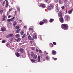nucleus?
<instances>
[{"instance_id":"51","label":"nucleus","mask_w":73,"mask_h":73,"mask_svg":"<svg viewBox=\"0 0 73 73\" xmlns=\"http://www.w3.org/2000/svg\"><path fill=\"white\" fill-rule=\"evenodd\" d=\"M36 52H38V50L37 49H36Z\"/></svg>"},{"instance_id":"10","label":"nucleus","mask_w":73,"mask_h":73,"mask_svg":"<svg viewBox=\"0 0 73 73\" xmlns=\"http://www.w3.org/2000/svg\"><path fill=\"white\" fill-rule=\"evenodd\" d=\"M3 18L2 19V21H5V17H6V16L5 15H3Z\"/></svg>"},{"instance_id":"64","label":"nucleus","mask_w":73,"mask_h":73,"mask_svg":"<svg viewBox=\"0 0 73 73\" xmlns=\"http://www.w3.org/2000/svg\"><path fill=\"white\" fill-rule=\"evenodd\" d=\"M42 55H41V57H42Z\"/></svg>"},{"instance_id":"32","label":"nucleus","mask_w":73,"mask_h":73,"mask_svg":"<svg viewBox=\"0 0 73 73\" xmlns=\"http://www.w3.org/2000/svg\"><path fill=\"white\" fill-rule=\"evenodd\" d=\"M9 3H6V6H5V8H7L8 6Z\"/></svg>"},{"instance_id":"7","label":"nucleus","mask_w":73,"mask_h":73,"mask_svg":"<svg viewBox=\"0 0 73 73\" xmlns=\"http://www.w3.org/2000/svg\"><path fill=\"white\" fill-rule=\"evenodd\" d=\"M33 35H34V36H33V38L34 39H37V36L36 35V34H35V33H34L33 34Z\"/></svg>"},{"instance_id":"4","label":"nucleus","mask_w":73,"mask_h":73,"mask_svg":"<svg viewBox=\"0 0 73 73\" xmlns=\"http://www.w3.org/2000/svg\"><path fill=\"white\" fill-rule=\"evenodd\" d=\"M65 18L66 19L67 21H69V20H70V17L68 15H65Z\"/></svg>"},{"instance_id":"16","label":"nucleus","mask_w":73,"mask_h":73,"mask_svg":"<svg viewBox=\"0 0 73 73\" xmlns=\"http://www.w3.org/2000/svg\"><path fill=\"white\" fill-rule=\"evenodd\" d=\"M52 53L53 54H56V52L54 50L52 51Z\"/></svg>"},{"instance_id":"15","label":"nucleus","mask_w":73,"mask_h":73,"mask_svg":"<svg viewBox=\"0 0 73 73\" xmlns=\"http://www.w3.org/2000/svg\"><path fill=\"white\" fill-rule=\"evenodd\" d=\"M13 34H9V35H7V37H12L13 36Z\"/></svg>"},{"instance_id":"50","label":"nucleus","mask_w":73,"mask_h":73,"mask_svg":"<svg viewBox=\"0 0 73 73\" xmlns=\"http://www.w3.org/2000/svg\"><path fill=\"white\" fill-rule=\"evenodd\" d=\"M53 44H54V45H56V43L55 42H53Z\"/></svg>"},{"instance_id":"9","label":"nucleus","mask_w":73,"mask_h":73,"mask_svg":"<svg viewBox=\"0 0 73 73\" xmlns=\"http://www.w3.org/2000/svg\"><path fill=\"white\" fill-rule=\"evenodd\" d=\"M59 20L61 23H63L64 22V19H63V18L61 17L59 18Z\"/></svg>"},{"instance_id":"34","label":"nucleus","mask_w":73,"mask_h":73,"mask_svg":"<svg viewBox=\"0 0 73 73\" xmlns=\"http://www.w3.org/2000/svg\"><path fill=\"white\" fill-rule=\"evenodd\" d=\"M58 0H54V2L55 3H57V2H58Z\"/></svg>"},{"instance_id":"39","label":"nucleus","mask_w":73,"mask_h":73,"mask_svg":"<svg viewBox=\"0 0 73 73\" xmlns=\"http://www.w3.org/2000/svg\"><path fill=\"white\" fill-rule=\"evenodd\" d=\"M23 56H24V55H20V56H20V57L21 58V57H23Z\"/></svg>"},{"instance_id":"42","label":"nucleus","mask_w":73,"mask_h":73,"mask_svg":"<svg viewBox=\"0 0 73 73\" xmlns=\"http://www.w3.org/2000/svg\"><path fill=\"white\" fill-rule=\"evenodd\" d=\"M12 9H13L12 8H11L10 9H9V12H11V11L12 10Z\"/></svg>"},{"instance_id":"11","label":"nucleus","mask_w":73,"mask_h":73,"mask_svg":"<svg viewBox=\"0 0 73 73\" xmlns=\"http://www.w3.org/2000/svg\"><path fill=\"white\" fill-rule=\"evenodd\" d=\"M28 38L30 40H33V38H32L31 36L30 35H29L28 36Z\"/></svg>"},{"instance_id":"45","label":"nucleus","mask_w":73,"mask_h":73,"mask_svg":"<svg viewBox=\"0 0 73 73\" xmlns=\"http://www.w3.org/2000/svg\"><path fill=\"white\" fill-rule=\"evenodd\" d=\"M53 20V19H51L50 20V22H52Z\"/></svg>"},{"instance_id":"27","label":"nucleus","mask_w":73,"mask_h":73,"mask_svg":"<svg viewBox=\"0 0 73 73\" xmlns=\"http://www.w3.org/2000/svg\"><path fill=\"white\" fill-rule=\"evenodd\" d=\"M15 36L16 37H17V38L19 37H20V35H19V34H17L15 35Z\"/></svg>"},{"instance_id":"35","label":"nucleus","mask_w":73,"mask_h":73,"mask_svg":"<svg viewBox=\"0 0 73 73\" xmlns=\"http://www.w3.org/2000/svg\"><path fill=\"white\" fill-rule=\"evenodd\" d=\"M15 55H20V54H19V52H16Z\"/></svg>"},{"instance_id":"3","label":"nucleus","mask_w":73,"mask_h":73,"mask_svg":"<svg viewBox=\"0 0 73 73\" xmlns=\"http://www.w3.org/2000/svg\"><path fill=\"white\" fill-rule=\"evenodd\" d=\"M38 5L39 7H42L43 8H45L46 7V6H45V5L44 4H38Z\"/></svg>"},{"instance_id":"25","label":"nucleus","mask_w":73,"mask_h":73,"mask_svg":"<svg viewBox=\"0 0 73 73\" xmlns=\"http://www.w3.org/2000/svg\"><path fill=\"white\" fill-rule=\"evenodd\" d=\"M31 61L32 62H35V61H36V60L32 59L31 60Z\"/></svg>"},{"instance_id":"49","label":"nucleus","mask_w":73,"mask_h":73,"mask_svg":"<svg viewBox=\"0 0 73 73\" xmlns=\"http://www.w3.org/2000/svg\"><path fill=\"white\" fill-rule=\"evenodd\" d=\"M61 8H62V9H64L65 7H64V6H62V7Z\"/></svg>"},{"instance_id":"29","label":"nucleus","mask_w":73,"mask_h":73,"mask_svg":"<svg viewBox=\"0 0 73 73\" xmlns=\"http://www.w3.org/2000/svg\"><path fill=\"white\" fill-rule=\"evenodd\" d=\"M7 20L8 21H9V22H10V21H12V19H7Z\"/></svg>"},{"instance_id":"58","label":"nucleus","mask_w":73,"mask_h":73,"mask_svg":"<svg viewBox=\"0 0 73 73\" xmlns=\"http://www.w3.org/2000/svg\"><path fill=\"white\" fill-rule=\"evenodd\" d=\"M52 45V47H53V44H51Z\"/></svg>"},{"instance_id":"48","label":"nucleus","mask_w":73,"mask_h":73,"mask_svg":"<svg viewBox=\"0 0 73 73\" xmlns=\"http://www.w3.org/2000/svg\"><path fill=\"white\" fill-rule=\"evenodd\" d=\"M39 52L40 53H41V50H39Z\"/></svg>"},{"instance_id":"57","label":"nucleus","mask_w":73,"mask_h":73,"mask_svg":"<svg viewBox=\"0 0 73 73\" xmlns=\"http://www.w3.org/2000/svg\"><path fill=\"white\" fill-rule=\"evenodd\" d=\"M29 35V33L28 32L27 33V35Z\"/></svg>"},{"instance_id":"40","label":"nucleus","mask_w":73,"mask_h":73,"mask_svg":"<svg viewBox=\"0 0 73 73\" xmlns=\"http://www.w3.org/2000/svg\"><path fill=\"white\" fill-rule=\"evenodd\" d=\"M5 4V1H4L2 4V5H3V7H4V6Z\"/></svg>"},{"instance_id":"43","label":"nucleus","mask_w":73,"mask_h":73,"mask_svg":"<svg viewBox=\"0 0 73 73\" xmlns=\"http://www.w3.org/2000/svg\"><path fill=\"white\" fill-rule=\"evenodd\" d=\"M52 58L53 60H57V58H54V57H53Z\"/></svg>"},{"instance_id":"12","label":"nucleus","mask_w":73,"mask_h":73,"mask_svg":"<svg viewBox=\"0 0 73 73\" xmlns=\"http://www.w3.org/2000/svg\"><path fill=\"white\" fill-rule=\"evenodd\" d=\"M58 2L59 4H61L63 3V1L62 0H59Z\"/></svg>"},{"instance_id":"30","label":"nucleus","mask_w":73,"mask_h":73,"mask_svg":"<svg viewBox=\"0 0 73 73\" xmlns=\"http://www.w3.org/2000/svg\"><path fill=\"white\" fill-rule=\"evenodd\" d=\"M15 17H13L12 18V19H11L12 21H14V19H15Z\"/></svg>"},{"instance_id":"19","label":"nucleus","mask_w":73,"mask_h":73,"mask_svg":"<svg viewBox=\"0 0 73 73\" xmlns=\"http://www.w3.org/2000/svg\"><path fill=\"white\" fill-rule=\"evenodd\" d=\"M21 30V29H19L16 31L15 32V33H19V32H20V31Z\"/></svg>"},{"instance_id":"56","label":"nucleus","mask_w":73,"mask_h":73,"mask_svg":"<svg viewBox=\"0 0 73 73\" xmlns=\"http://www.w3.org/2000/svg\"><path fill=\"white\" fill-rule=\"evenodd\" d=\"M44 1H48V0H44Z\"/></svg>"},{"instance_id":"38","label":"nucleus","mask_w":73,"mask_h":73,"mask_svg":"<svg viewBox=\"0 0 73 73\" xmlns=\"http://www.w3.org/2000/svg\"><path fill=\"white\" fill-rule=\"evenodd\" d=\"M5 1H6V4H9V3H8V0H5Z\"/></svg>"},{"instance_id":"62","label":"nucleus","mask_w":73,"mask_h":73,"mask_svg":"<svg viewBox=\"0 0 73 73\" xmlns=\"http://www.w3.org/2000/svg\"><path fill=\"white\" fill-rule=\"evenodd\" d=\"M10 40H12V39H10Z\"/></svg>"},{"instance_id":"33","label":"nucleus","mask_w":73,"mask_h":73,"mask_svg":"<svg viewBox=\"0 0 73 73\" xmlns=\"http://www.w3.org/2000/svg\"><path fill=\"white\" fill-rule=\"evenodd\" d=\"M23 34H24V32L21 31V35H23Z\"/></svg>"},{"instance_id":"31","label":"nucleus","mask_w":73,"mask_h":73,"mask_svg":"<svg viewBox=\"0 0 73 73\" xmlns=\"http://www.w3.org/2000/svg\"><path fill=\"white\" fill-rule=\"evenodd\" d=\"M3 10H0V14H2L3 13Z\"/></svg>"},{"instance_id":"37","label":"nucleus","mask_w":73,"mask_h":73,"mask_svg":"<svg viewBox=\"0 0 73 73\" xmlns=\"http://www.w3.org/2000/svg\"><path fill=\"white\" fill-rule=\"evenodd\" d=\"M2 43H4L5 42V40H3L2 41Z\"/></svg>"},{"instance_id":"28","label":"nucleus","mask_w":73,"mask_h":73,"mask_svg":"<svg viewBox=\"0 0 73 73\" xmlns=\"http://www.w3.org/2000/svg\"><path fill=\"white\" fill-rule=\"evenodd\" d=\"M19 28H20V27H19V26H16L15 27V29H16L17 30L19 29Z\"/></svg>"},{"instance_id":"44","label":"nucleus","mask_w":73,"mask_h":73,"mask_svg":"<svg viewBox=\"0 0 73 73\" xmlns=\"http://www.w3.org/2000/svg\"><path fill=\"white\" fill-rule=\"evenodd\" d=\"M31 55H35V54H34L33 52H32L31 53Z\"/></svg>"},{"instance_id":"63","label":"nucleus","mask_w":73,"mask_h":73,"mask_svg":"<svg viewBox=\"0 0 73 73\" xmlns=\"http://www.w3.org/2000/svg\"><path fill=\"white\" fill-rule=\"evenodd\" d=\"M7 44H8V43H7Z\"/></svg>"},{"instance_id":"1","label":"nucleus","mask_w":73,"mask_h":73,"mask_svg":"<svg viewBox=\"0 0 73 73\" xmlns=\"http://www.w3.org/2000/svg\"><path fill=\"white\" fill-rule=\"evenodd\" d=\"M61 28L64 30H67L68 29V26L66 24H62L61 25Z\"/></svg>"},{"instance_id":"23","label":"nucleus","mask_w":73,"mask_h":73,"mask_svg":"<svg viewBox=\"0 0 73 73\" xmlns=\"http://www.w3.org/2000/svg\"><path fill=\"white\" fill-rule=\"evenodd\" d=\"M44 24V23L43 22H41L39 23V24L40 25H42V24Z\"/></svg>"},{"instance_id":"5","label":"nucleus","mask_w":73,"mask_h":73,"mask_svg":"<svg viewBox=\"0 0 73 73\" xmlns=\"http://www.w3.org/2000/svg\"><path fill=\"white\" fill-rule=\"evenodd\" d=\"M1 31L2 32H5L6 31V28L3 27L1 28Z\"/></svg>"},{"instance_id":"24","label":"nucleus","mask_w":73,"mask_h":73,"mask_svg":"<svg viewBox=\"0 0 73 73\" xmlns=\"http://www.w3.org/2000/svg\"><path fill=\"white\" fill-rule=\"evenodd\" d=\"M44 54H46V55H47V54H48V52H46V51H44Z\"/></svg>"},{"instance_id":"2","label":"nucleus","mask_w":73,"mask_h":73,"mask_svg":"<svg viewBox=\"0 0 73 73\" xmlns=\"http://www.w3.org/2000/svg\"><path fill=\"white\" fill-rule=\"evenodd\" d=\"M50 6H48L47 8V9L48 10H51V9H52L53 8V7L54 6H53V4H51Z\"/></svg>"},{"instance_id":"53","label":"nucleus","mask_w":73,"mask_h":73,"mask_svg":"<svg viewBox=\"0 0 73 73\" xmlns=\"http://www.w3.org/2000/svg\"><path fill=\"white\" fill-rule=\"evenodd\" d=\"M9 13V12H7V16H8V15Z\"/></svg>"},{"instance_id":"60","label":"nucleus","mask_w":73,"mask_h":73,"mask_svg":"<svg viewBox=\"0 0 73 73\" xmlns=\"http://www.w3.org/2000/svg\"><path fill=\"white\" fill-rule=\"evenodd\" d=\"M40 0H37V1H40Z\"/></svg>"},{"instance_id":"22","label":"nucleus","mask_w":73,"mask_h":73,"mask_svg":"<svg viewBox=\"0 0 73 73\" xmlns=\"http://www.w3.org/2000/svg\"><path fill=\"white\" fill-rule=\"evenodd\" d=\"M40 62V56H38V60L37 61V62Z\"/></svg>"},{"instance_id":"61","label":"nucleus","mask_w":73,"mask_h":73,"mask_svg":"<svg viewBox=\"0 0 73 73\" xmlns=\"http://www.w3.org/2000/svg\"><path fill=\"white\" fill-rule=\"evenodd\" d=\"M18 10H19V11H20V9H18Z\"/></svg>"},{"instance_id":"18","label":"nucleus","mask_w":73,"mask_h":73,"mask_svg":"<svg viewBox=\"0 0 73 73\" xmlns=\"http://www.w3.org/2000/svg\"><path fill=\"white\" fill-rule=\"evenodd\" d=\"M56 11L58 13V12H59V8L58 7H56Z\"/></svg>"},{"instance_id":"20","label":"nucleus","mask_w":73,"mask_h":73,"mask_svg":"<svg viewBox=\"0 0 73 73\" xmlns=\"http://www.w3.org/2000/svg\"><path fill=\"white\" fill-rule=\"evenodd\" d=\"M20 51L21 53H23L24 52V49L23 48L20 49Z\"/></svg>"},{"instance_id":"8","label":"nucleus","mask_w":73,"mask_h":73,"mask_svg":"<svg viewBox=\"0 0 73 73\" xmlns=\"http://www.w3.org/2000/svg\"><path fill=\"white\" fill-rule=\"evenodd\" d=\"M58 16L59 17H62V14L60 12L58 14Z\"/></svg>"},{"instance_id":"21","label":"nucleus","mask_w":73,"mask_h":73,"mask_svg":"<svg viewBox=\"0 0 73 73\" xmlns=\"http://www.w3.org/2000/svg\"><path fill=\"white\" fill-rule=\"evenodd\" d=\"M15 41H20L21 40V39L20 38H18L17 39H15Z\"/></svg>"},{"instance_id":"47","label":"nucleus","mask_w":73,"mask_h":73,"mask_svg":"<svg viewBox=\"0 0 73 73\" xmlns=\"http://www.w3.org/2000/svg\"><path fill=\"white\" fill-rule=\"evenodd\" d=\"M31 49L32 50H35V48H34V47H32L31 48Z\"/></svg>"},{"instance_id":"6","label":"nucleus","mask_w":73,"mask_h":73,"mask_svg":"<svg viewBox=\"0 0 73 73\" xmlns=\"http://www.w3.org/2000/svg\"><path fill=\"white\" fill-rule=\"evenodd\" d=\"M31 57L34 58V59H36L37 58V55H32Z\"/></svg>"},{"instance_id":"46","label":"nucleus","mask_w":73,"mask_h":73,"mask_svg":"<svg viewBox=\"0 0 73 73\" xmlns=\"http://www.w3.org/2000/svg\"><path fill=\"white\" fill-rule=\"evenodd\" d=\"M11 17H12V16L11 15H9L8 16V18L9 19V18Z\"/></svg>"},{"instance_id":"36","label":"nucleus","mask_w":73,"mask_h":73,"mask_svg":"<svg viewBox=\"0 0 73 73\" xmlns=\"http://www.w3.org/2000/svg\"><path fill=\"white\" fill-rule=\"evenodd\" d=\"M25 37V35L24 34L22 36L23 38H24V37Z\"/></svg>"},{"instance_id":"54","label":"nucleus","mask_w":73,"mask_h":73,"mask_svg":"<svg viewBox=\"0 0 73 73\" xmlns=\"http://www.w3.org/2000/svg\"><path fill=\"white\" fill-rule=\"evenodd\" d=\"M16 56H17V57H19V56H20V55H16Z\"/></svg>"},{"instance_id":"14","label":"nucleus","mask_w":73,"mask_h":73,"mask_svg":"<svg viewBox=\"0 0 73 73\" xmlns=\"http://www.w3.org/2000/svg\"><path fill=\"white\" fill-rule=\"evenodd\" d=\"M73 11V9H71L68 11V14H71V13H72V12Z\"/></svg>"},{"instance_id":"52","label":"nucleus","mask_w":73,"mask_h":73,"mask_svg":"<svg viewBox=\"0 0 73 73\" xmlns=\"http://www.w3.org/2000/svg\"><path fill=\"white\" fill-rule=\"evenodd\" d=\"M19 22H20V23H21V22H22V21L21 20H19Z\"/></svg>"},{"instance_id":"55","label":"nucleus","mask_w":73,"mask_h":73,"mask_svg":"<svg viewBox=\"0 0 73 73\" xmlns=\"http://www.w3.org/2000/svg\"><path fill=\"white\" fill-rule=\"evenodd\" d=\"M65 12L66 13H68L67 10Z\"/></svg>"},{"instance_id":"41","label":"nucleus","mask_w":73,"mask_h":73,"mask_svg":"<svg viewBox=\"0 0 73 73\" xmlns=\"http://www.w3.org/2000/svg\"><path fill=\"white\" fill-rule=\"evenodd\" d=\"M29 31H33V29L32 28H30L29 29Z\"/></svg>"},{"instance_id":"17","label":"nucleus","mask_w":73,"mask_h":73,"mask_svg":"<svg viewBox=\"0 0 73 73\" xmlns=\"http://www.w3.org/2000/svg\"><path fill=\"white\" fill-rule=\"evenodd\" d=\"M17 24V22L16 21H14V23H13V25L14 27H15L16 26V25Z\"/></svg>"},{"instance_id":"59","label":"nucleus","mask_w":73,"mask_h":73,"mask_svg":"<svg viewBox=\"0 0 73 73\" xmlns=\"http://www.w3.org/2000/svg\"><path fill=\"white\" fill-rule=\"evenodd\" d=\"M24 27L25 28H27V26H24Z\"/></svg>"},{"instance_id":"13","label":"nucleus","mask_w":73,"mask_h":73,"mask_svg":"<svg viewBox=\"0 0 73 73\" xmlns=\"http://www.w3.org/2000/svg\"><path fill=\"white\" fill-rule=\"evenodd\" d=\"M43 21L44 23H48V20H47V19H43Z\"/></svg>"},{"instance_id":"26","label":"nucleus","mask_w":73,"mask_h":73,"mask_svg":"<svg viewBox=\"0 0 73 73\" xmlns=\"http://www.w3.org/2000/svg\"><path fill=\"white\" fill-rule=\"evenodd\" d=\"M49 58H50L49 56H47L46 57V59L47 60H49Z\"/></svg>"}]
</instances>
